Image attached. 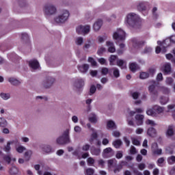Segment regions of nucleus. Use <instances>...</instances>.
Here are the masks:
<instances>
[{
	"label": "nucleus",
	"instance_id": "20e7f679",
	"mask_svg": "<svg viewBox=\"0 0 175 175\" xmlns=\"http://www.w3.org/2000/svg\"><path fill=\"white\" fill-rule=\"evenodd\" d=\"M55 83V78L53 77H46L40 83L42 88L44 90H50Z\"/></svg>",
	"mask_w": 175,
	"mask_h": 175
},
{
	"label": "nucleus",
	"instance_id": "a19ab883",
	"mask_svg": "<svg viewBox=\"0 0 175 175\" xmlns=\"http://www.w3.org/2000/svg\"><path fill=\"white\" fill-rule=\"evenodd\" d=\"M95 92H96V86H95L94 85H92L90 88L89 95L91 96L94 95Z\"/></svg>",
	"mask_w": 175,
	"mask_h": 175
},
{
	"label": "nucleus",
	"instance_id": "4468645a",
	"mask_svg": "<svg viewBox=\"0 0 175 175\" xmlns=\"http://www.w3.org/2000/svg\"><path fill=\"white\" fill-rule=\"evenodd\" d=\"M8 81L10 83V84H11V85H14V87H18L21 85L22 83L21 80H18L14 77H9L8 79Z\"/></svg>",
	"mask_w": 175,
	"mask_h": 175
},
{
	"label": "nucleus",
	"instance_id": "4be33fe9",
	"mask_svg": "<svg viewBox=\"0 0 175 175\" xmlns=\"http://www.w3.org/2000/svg\"><path fill=\"white\" fill-rule=\"evenodd\" d=\"M106 44L108 47L109 53H116V46H114V43L110 41H107Z\"/></svg>",
	"mask_w": 175,
	"mask_h": 175
},
{
	"label": "nucleus",
	"instance_id": "a878e982",
	"mask_svg": "<svg viewBox=\"0 0 175 175\" xmlns=\"http://www.w3.org/2000/svg\"><path fill=\"white\" fill-rule=\"evenodd\" d=\"M116 65L120 68V69H126V62L122 59H118Z\"/></svg>",
	"mask_w": 175,
	"mask_h": 175
},
{
	"label": "nucleus",
	"instance_id": "4c0bfd02",
	"mask_svg": "<svg viewBox=\"0 0 175 175\" xmlns=\"http://www.w3.org/2000/svg\"><path fill=\"white\" fill-rule=\"evenodd\" d=\"M16 150L18 152V154H23L24 151L27 150V148H25V146L20 145L19 146L16 148Z\"/></svg>",
	"mask_w": 175,
	"mask_h": 175
},
{
	"label": "nucleus",
	"instance_id": "09e8293b",
	"mask_svg": "<svg viewBox=\"0 0 175 175\" xmlns=\"http://www.w3.org/2000/svg\"><path fill=\"white\" fill-rule=\"evenodd\" d=\"M21 36H22L21 39L22 40H23V42H28L29 39V36H28V33H22Z\"/></svg>",
	"mask_w": 175,
	"mask_h": 175
},
{
	"label": "nucleus",
	"instance_id": "f3484780",
	"mask_svg": "<svg viewBox=\"0 0 175 175\" xmlns=\"http://www.w3.org/2000/svg\"><path fill=\"white\" fill-rule=\"evenodd\" d=\"M175 133V126L174 124H170L167 126V131H166V135L169 137H172V136H174Z\"/></svg>",
	"mask_w": 175,
	"mask_h": 175
},
{
	"label": "nucleus",
	"instance_id": "e2e57ef3",
	"mask_svg": "<svg viewBox=\"0 0 175 175\" xmlns=\"http://www.w3.org/2000/svg\"><path fill=\"white\" fill-rule=\"evenodd\" d=\"M146 114L148 116H155V111L152 109H149L146 111Z\"/></svg>",
	"mask_w": 175,
	"mask_h": 175
},
{
	"label": "nucleus",
	"instance_id": "9d476101",
	"mask_svg": "<svg viewBox=\"0 0 175 175\" xmlns=\"http://www.w3.org/2000/svg\"><path fill=\"white\" fill-rule=\"evenodd\" d=\"M84 87V80L83 79H77L74 81V88L77 92H81Z\"/></svg>",
	"mask_w": 175,
	"mask_h": 175
},
{
	"label": "nucleus",
	"instance_id": "473e14b6",
	"mask_svg": "<svg viewBox=\"0 0 175 175\" xmlns=\"http://www.w3.org/2000/svg\"><path fill=\"white\" fill-rule=\"evenodd\" d=\"M0 97L3 100H8V99H10V97H11L10 93H3V92H1L0 94Z\"/></svg>",
	"mask_w": 175,
	"mask_h": 175
},
{
	"label": "nucleus",
	"instance_id": "de8ad7c7",
	"mask_svg": "<svg viewBox=\"0 0 175 175\" xmlns=\"http://www.w3.org/2000/svg\"><path fill=\"white\" fill-rule=\"evenodd\" d=\"M169 165H174L175 163V156H171L167 159Z\"/></svg>",
	"mask_w": 175,
	"mask_h": 175
},
{
	"label": "nucleus",
	"instance_id": "ddd939ff",
	"mask_svg": "<svg viewBox=\"0 0 175 175\" xmlns=\"http://www.w3.org/2000/svg\"><path fill=\"white\" fill-rule=\"evenodd\" d=\"M133 46L135 49H140V47H143L144 44H146V41L144 40H139L136 38H133L132 40Z\"/></svg>",
	"mask_w": 175,
	"mask_h": 175
},
{
	"label": "nucleus",
	"instance_id": "0e129e2a",
	"mask_svg": "<svg viewBox=\"0 0 175 175\" xmlns=\"http://www.w3.org/2000/svg\"><path fill=\"white\" fill-rule=\"evenodd\" d=\"M94 172L95 171L94 170V169L88 168L86 170V175H93Z\"/></svg>",
	"mask_w": 175,
	"mask_h": 175
},
{
	"label": "nucleus",
	"instance_id": "1a4fd4ad",
	"mask_svg": "<svg viewBox=\"0 0 175 175\" xmlns=\"http://www.w3.org/2000/svg\"><path fill=\"white\" fill-rule=\"evenodd\" d=\"M148 8H150V3L148 1H139L137 3V10L138 12H146Z\"/></svg>",
	"mask_w": 175,
	"mask_h": 175
},
{
	"label": "nucleus",
	"instance_id": "5fc2aeb1",
	"mask_svg": "<svg viewBox=\"0 0 175 175\" xmlns=\"http://www.w3.org/2000/svg\"><path fill=\"white\" fill-rule=\"evenodd\" d=\"M131 142L134 146H140V141L136 138L131 137Z\"/></svg>",
	"mask_w": 175,
	"mask_h": 175
},
{
	"label": "nucleus",
	"instance_id": "39448f33",
	"mask_svg": "<svg viewBox=\"0 0 175 175\" xmlns=\"http://www.w3.org/2000/svg\"><path fill=\"white\" fill-rule=\"evenodd\" d=\"M148 91L154 100L155 99L158 98L159 93L158 92V89H157V81L154 80L150 81V85L148 87Z\"/></svg>",
	"mask_w": 175,
	"mask_h": 175
},
{
	"label": "nucleus",
	"instance_id": "dca6fc26",
	"mask_svg": "<svg viewBox=\"0 0 175 175\" xmlns=\"http://www.w3.org/2000/svg\"><path fill=\"white\" fill-rule=\"evenodd\" d=\"M29 65L30 68H31L32 70H38L40 69V65H39V62L36 59L30 60L29 62Z\"/></svg>",
	"mask_w": 175,
	"mask_h": 175
},
{
	"label": "nucleus",
	"instance_id": "393cba45",
	"mask_svg": "<svg viewBox=\"0 0 175 175\" xmlns=\"http://www.w3.org/2000/svg\"><path fill=\"white\" fill-rule=\"evenodd\" d=\"M129 66L130 70H131L133 73H135L136 70L140 69V67H139V65H137L136 62L130 63Z\"/></svg>",
	"mask_w": 175,
	"mask_h": 175
},
{
	"label": "nucleus",
	"instance_id": "c756f323",
	"mask_svg": "<svg viewBox=\"0 0 175 175\" xmlns=\"http://www.w3.org/2000/svg\"><path fill=\"white\" fill-rule=\"evenodd\" d=\"M152 109H153V110L157 111V113H158V114H161V113H163V111H165V108L163 107H161L159 105H154L152 107Z\"/></svg>",
	"mask_w": 175,
	"mask_h": 175
},
{
	"label": "nucleus",
	"instance_id": "2f4dec72",
	"mask_svg": "<svg viewBox=\"0 0 175 175\" xmlns=\"http://www.w3.org/2000/svg\"><path fill=\"white\" fill-rule=\"evenodd\" d=\"M107 128L111 129H116L117 128V125H116V122L113 120H109L107 123Z\"/></svg>",
	"mask_w": 175,
	"mask_h": 175
},
{
	"label": "nucleus",
	"instance_id": "6ab92c4d",
	"mask_svg": "<svg viewBox=\"0 0 175 175\" xmlns=\"http://www.w3.org/2000/svg\"><path fill=\"white\" fill-rule=\"evenodd\" d=\"M135 121H136V124L138 126H140V125H142L143 122L144 121V115L137 114L135 116Z\"/></svg>",
	"mask_w": 175,
	"mask_h": 175
},
{
	"label": "nucleus",
	"instance_id": "37998d69",
	"mask_svg": "<svg viewBox=\"0 0 175 175\" xmlns=\"http://www.w3.org/2000/svg\"><path fill=\"white\" fill-rule=\"evenodd\" d=\"M116 59H117V55H111L109 58V64L111 66L114 65V62H116Z\"/></svg>",
	"mask_w": 175,
	"mask_h": 175
},
{
	"label": "nucleus",
	"instance_id": "ea45409f",
	"mask_svg": "<svg viewBox=\"0 0 175 175\" xmlns=\"http://www.w3.org/2000/svg\"><path fill=\"white\" fill-rule=\"evenodd\" d=\"M131 96H132L133 99H135V100L139 99L140 96V92H131Z\"/></svg>",
	"mask_w": 175,
	"mask_h": 175
},
{
	"label": "nucleus",
	"instance_id": "5701e85b",
	"mask_svg": "<svg viewBox=\"0 0 175 175\" xmlns=\"http://www.w3.org/2000/svg\"><path fill=\"white\" fill-rule=\"evenodd\" d=\"M88 120L90 122H92V124H96V122H98V117L94 113L89 115Z\"/></svg>",
	"mask_w": 175,
	"mask_h": 175
},
{
	"label": "nucleus",
	"instance_id": "7ed1b4c3",
	"mask_svg": "<svg viewBox=\"0 0 175 175\" xmlns=\"http://www.w3.org/2000/svg\"><path fill=\"white\" fill-rule=\"evenodd\" d=\"M70 13L68 10H64L61 14L54 18V22L56 24H65L69 20Z\"/></svg>",
	"mask_w": 175,
	"mask_h": 175
},
{
	"label": "nucleus",
	"instance_id": "3c124183",
	"mask_svg": "<svg viewBox=\"0 0 175 175\" xmlns=\"http://www.w3.org/2000/svg\"><path fill=\"white\" fill-rule=\"evenodd\" d=\"M160 90L163 94H169L170 92V90L165 86L160 87Z\"/></svg>",
	"mask_w": 175,
	"mask_h": 175
},
{
	"label": "nucleus",
	"instance_id": "c9c22d12",
	"mask_svg": "<svg viewBox=\"0 0 175 175\" xmlns=\"http://www.w3.org/2000/svg\"><path fill=\"white\" fill-rule=\"evenodd\" d=\"M84 43V38L83 37H77L75 40L77 46H81Z\"/></svg>",
	"mask_w": 175,
	"mask_h": 175
},
{
	"label": "nucleus",
	"instance_id": "4d7b16f0",
	"mask_svg": "<svg viewBox=\"0 0 175 175\" xmlns=\"http://www.w3.org/2000/svg\"><path fill=\"white\" fill-rule=\"evenodd\" d=\"M130 154H131V155H135V154H137V151L136 150V148L135 146H131Z\"/></svg>",
	"mask_w": 175,
	"mask_h": 175
},
{
	"label": "nucleus",
	"instance_id": "338daca9",
	"mask_svg": "<svg viewBox=\"0 0 175 175\" xmlns=\"http://www.w3.org/2000/svg\"><path fill=\"white\" fill-rule=\"evenodd\" d=\"M98 62H99L101 65H106V59L101 57L100 59H98Z\"/></svg>",
	"mask_w": 175,
	"mask_h": 175
},
{
	"label": "nucleus",
	"instance_id": "774afa93",
	"mask_svg": "<svg viewBox=\"0 0 175 175\" xmlns=\"http://www.w3.org/2000/svg\"><path fill=\"white\" fill-rule=\"evenodd\" d=\"M112 135L114 137H120V136H121V133L118 131H113Z\"/></svg>",
	"mask_w": 175,
	"mask_h": 175
},
{
	"label": "nucleus",
	"instance_id": "c03bdc74",
	"mask_svg": "<svg viewBox=\"0 0 175 175\" xmlns=\"http://www.w3.org/2000/svg\"><path fill=\"white\" fill-rule=\"evenodd\" d=\"M150 77V74L148 72H141L139 75V78L142 80H144L145 79H148Z\"/></svg>",
	"mask_w": 175,
	"mask_h": 175
},
{
	"label": "nucleus",
	"instance_id": "a18cd8bd",
	"mask_svg": "<svg viewBox=\"0 0 175 175\" xmlns=\"http://www.w3.org/2000/svg\"><path fill=\"white\" fill-rule=\"evenodd\" d=\"M167 102H169V97L161 96L160 98V103L161 105H166V103H167Z\"/></svg>",
	"mask_w": 175,
	"mask_h": 175
},
{
	"label": "nucleus",
	"instance_id": "49530a36",
	"mask_svg": "<svg viewBox=\"0 0 175 175\" xmlns=\"http://www.w3.org/2000/svg\"><path fill=\"white\" fill-rule=\"evenodd\" d=\"M18 5L21 8H25V6L27 5V0H18Z\"/></svg>",
	"mask_w": 175,
	"mask_h": 175
},
{
	"label": "nucleus",
	"instance_id": "2eb2a0df",
	"mask_svg": "<svg viewBox=\"0 0 175 175\" xmlns=\"http://www.w3.org/2000/svg\"><path fill=\"white\" fill-rule=\"evenodd\" d=\"M109 76L118 79L120 77V70L116 67L109 69Z\"/></svg>",
	"mask_w": 175,
	"mask_h": 175
},
{
	"label": "nucleus",
	"instance_id": "aec40b11",
	"mask_svg": "<svg viewBox=\"0 0 175 175\" xmlns=\"http://www.w3.org/2000/svg\"><path fill=\"white\" fill-rule=\"evenodd\" d=\"M91 131H92V133L89 142L90 144H94V140H98V133L94 129H91Z\"/></svg>",
	"mask_w": 175,
	"mask_h": 175
},
{
	"label": "nucleus",
	"instance_id": "79ce46f5",
	"mask_svg": "<svg viewBox=\"0 0 175 175\" xmlns=\"http://www.w3.org/2000/svg\"><path fill=\"white\" fill-rule=\"evenodd\" d=\"M108 73L109 75H110V69L106 67H103L101 68V75H103V76H106Z\"/></svg>",
	"mask_w": 175,
	"mask_h": 175
},
{
	"label": "nucleus",
	"instance_id": "603ef678",
	"mask_svg": "<svg viewBox=\"0 0 175 175\" xmlns=\"http://www.w3.org/2000/svg\"><path fill=\"white\" fill-rule=\"evenodd\" d=\"M88 61L91 64L92 66H96V61H95V59H94L92 57H89Z\"/></svg>",
	"mask_w": 175,
	"mask_h": 175
},
{
	"label": "nucleus",
	"instance_id": "69168bd1",
	"mask_svg": "<svg viewBox=\"0 0 175 175\" xmlns=\"http://www.w3.org/2000/svg\"><path fill=\"white\" fill-rule=\"evenodd\" d=\"M87 162L88 165H94V163H95V159H94L92 157H89L87 159Z\"/></svg>",
	"mask_w": 175,
	"mask_h": 175
},
{
	"label": "nucleus",
	"instance_id": "052dcab7",
	"mask_svg": "<svg viewBox=\"0 0 175 175\" xmlns=\"http://www.w3.org/2000/svg\"><path fill=\"white\" fill-rule=\"evenodd\" d=\"M173 81H174V80H173V78H172V77H168L165 80V83L168 85H172L173 84Z\"/></svg>",
	"mask_w": 175,
	"mask_h": 175
},
{
	"label": "nucleus",
	"instance_id": "9b49d317",
	"mask_svg": "<svg viewBox=\"0 0 175 175\" xmlns=\"http://www.w3.org/2000/svg\"><path fill=\"white\" fill-rule=\"evenodd\" d=\"M41 150L44 154H53V152H55V149L49 144L41 146Z\"/></svg>",
	"mask_w": 175,
	"mask_h": 175
},
{
	"label": "nucleus",
	"instance_id": "864d4df0",
	"mask_svg": "<svg viewBox=\"0 0 175 175\" xmlns=\"http://www.w3.org/2000/svg\"><path fill=\"white\" fill-rule=\"evenodd\" d=\"M151 51H152V48L150 47V46H146L144 49V54H150V53H151Z\"/></svg>",
	"mask_w": 175,
	"mask_h": 175
},
{
	"label": "nucleus",
	"instance_id": "f704fd0d",
	"mask_svg": "<svg viewBox=\"0 0 175 175\" xmlns=\"http://www.w3.org/2000/svg\"><path fill=\"white\" fill-rule=\"evenodd\" d=\"M3 159L5 162L10 165V163L12 162V154H5Z\"/></svg>",
	"mask_w": 175,
	"mask_h": 175
},
{
	"label": "nucleus",
	"instance_id": "72a5a7b5",
	"mask_svg": "<svg viewBox=\"0 0 175 175\" xmlns=\"http://www.w3.org/2000/svg\"><path fill=\"white\" fill-rule=\"evenodd\" d=\"M0 126L1 128H6L8 126V120L4 118H0Z\"/></svg>",
	"mask_w": 175,
	"mask_h": 175
},
{
	"label": "nucleus",
	"instance_id": "680f3d73",
	"mask_svg": "<svg viewBox=\"0 0 175 175\" xmlns=\"http://www.w3.org/2000/svg\"><path fill=\"white\" fill-rule=\"evenodd\" d=\"M90 76L92 77H96V76L98 75V70H91L90 72Z\"/></svg>",
	"mask_w": 175,
	"mask_h": 175
},
{
	"label": "nucleus",
	"instance_id": "bb28decb",
	"mask_svg": "<svg viewBox=\"0 0 175 175\" xmlns=\"http://www.w3.org/2000/svg\"><path fill=\"white\" fill-rule=\"evenodd\" d=\"M170 44V40H165L161 44V47L163 48V53H166V49L169 47Z\"/></svg>",
	"mask_w": 175,
	"mask_h": 175
},
{
	"label": "nucleus",
	"instance_id": "6e6d98bb",
	"mask_svg": "<svg viewBox=\"0 0 175 175\" xmlns=\"http://www.w3.org/2000/svg\"><path fill=\"white\" fill-rule=\"evenodd\" d=\"M117 163V160L116 159H112L108 161V166L109 167H111L114 163Z\"/></svg>",
	"mask_w": 175,
	"mask_h": 175
},
{
	"label": "nucleus",
	"instance_id": "e433bc0d",
	"mask_svg": "<svg viewBox=\"0 0 175 175\" xmlns=\"http://www.w3.org/2000/svg\"><path fill=\"white\" fill-rule=\"evenodd\" d=\"M163 70L165 73H170L172 70V66H170V63L165 64Z\"/></svg>",
	"mask_w": 175,
	"mask_h": 175
},
{
	"label": "nucleus",
	"instance_id": "f8f14e48",
	"mask_svg": "<svg viewBox=\"0 0 175 175\" xmlns=\"http://www.w3.org/2000/svg\"><path fill=\"white\" fill-rule=\"evenodd\" d=\"M102 155L103 158H111L114 155V150L111 148H107L103 150Z\"/></svg>",
	"mask_w": 175,
	"mask_h": 175
},
{
	"label": "nucleus",
	"instance_id": "b1692460",
	"mask_svg": "<svg viewBox=\"0 0 175 175\" xmlns=\"http://www.w3.org/2000/svg\"><path fill=\"white\" fill-rule=\"evenodd\" d=\"M90 151L92 155H96V157H98V155H100V148H95V146H92L90 149Z\"/></svg>",
	"mask_w": 175,
	"mask_h": 175
},
{
	"label": "nucleus",
	"instance_id": "8fccbe9b",
	"mask_svg": "<svg viewBox=\"0 0 175 175\" xmlns=\"http://www.w3.org/2000/svg\"><path fill=\"white\" fill-rule=\"evenodd\" d=\"M148 75L152 77H153L154 75H155V72H157V70L154 68H150L148 70Z\"/></svg>",
	"mask_w": 175,
	"mask_h": 175
},
{
	"label": "nucleus",
	"instance_id": "412c9836",
	"mask_svg": "<svg viewBox=\"0 0 175 175\" xmlns=\"http://www.w3.org/2000/svg\"><path fill=\"white\" fill-rule=\"evenodd\" d=\"M103 25V21L100 19L97 20L93 25V29L94 31H99Z\"/></svg>",
	"mask_w": 175,
	"mask_h": 175
},
{
	"label": "nucleus",
	"instance_id": "0eeeda50",
	"mask_svg": "<svg viewBox=\"0 0 175 175\" xmlns=\"http://www.w3.org/2000/svg\"><path fill=\"white\" fill-rule=\"evenodd\" d=\"M113 38L115 39V40H124L125 39V31L124 29L121 28L117 29L116 31L113 32Z\"/></svg>",
	"mask_w": 175,
	"mask_h": 175
},
{
	"label": "nucleus",
	"instance_id": "cd10ccee",
	"mask_svg": "<svg viewBox=\"0 0 175 175\" xmlns=\"http://www.w3.org/2000/svg\"><path fill=\"white\" fill-rule=\"evenodd\" d=\"M147 135L150 137H155V136H157V130L153 127H150L147 131Z\"/></svg>",
	"mask_w": 175,
	"mask_h": 175
},
{
	"label": "nucleus",
	"instance_id": "6e6552de",
	"mask_svg": "<svg viewBox=\"0 0 175 175\" xmlns=\"http://www.w3.org/2000/svg\"><path fill=\"white\" fill-rule=\"evenodd\" d=\"M90 30L91 27L90 25H79L76 28V31L78 35H87L88 33H90Z\"/></svg>",
	"mask_w": 175,
	"mask_h": 175
},
{
	"label": "nucleus",
	"instance_id": "f03ea898",
	"mask_svg": "<svg viewBox=\"0 0 175 175\" xmlns=\"http://www.w3.org/2000/svg\"><path fill=\"white\" fill-rule=\"evenodd\" d=\"M70 129H66L63 131L62 135L56 139V144L58 146H65L71 143L70 140Z\"/></svg>",
	"mask_w": 175,
	"mask_h": 175
},
{
	"label": "nucleus",
	"instance_id": "13d9d810",
	"mask_svg": "<svg viewBox=\"0 0 175 175\" xmlns=\"http://www.w3.org/2000/svg\"><path fill=\"white\" fill-rule=\"evenodd\" d=\"M106 52V48L105 47H100L98 51H97V54H98V55H102V54H103V53Z\"/></svg>",
	"mask_w": 175,
	"mask_h": 175
},
{
	"label": "nucleus",
	"instance_id": "58836bf2",
	"mask_svg": "<svg viewBox=\"0 0 175 175\" xmlns=\"http://www.w3.org/2000/svg\"><path fill=\"white\" fill-rule=\"evenodd\" d=\"M10 174L11 175H16V174H18V169L16 167H12L10 169V172H9Z\"/></svg>",
	"mask_w": 175,
	"mask_h": 175
},
{
	"label": "nucleus",
	"instance_id": "423d86ee",
	"mask_svg": "<svg viewBox=\"0 0 175 175\" xmlns=\"http://www.w3.org/2000/svg\"><path fill=\"white\" fill-rule=\"evenodd\" d=\"M44 13L46 17L54 16L57 13V8L53 4H46L44 7Z\"/></svg>",
	"mask_w": 175,
	"mask_h": 175
},
{
	"label": "nucleus",
	"instance_id": "bf43d9fd",
	"mask_svg": "<svg viewBox=\"0 0 175 175\" xmlns=\"http://www.w3.org/2000/svg\"><path fill=\"white\" fill-rule=\"evenodd\" d=\"M146 124L147 125H151V126H155V125H157L156 122L151 120H147Z\"/></svg>",
	"mask_w": 175,
	"mask_h": 175
},
{
	"label": "nucleus",
	"instance_id": "7c9ffc66",
	"mask_svg": "<svg viewBox=\"0 0 175 175\" xmlns=\"http://www.w3.org/2000/svg\"><path fill=\"white\" fill-rule=\"evenodd\" d=\"M112 145L115 148H120L122 146V141L121 139H116L113 142Z\"/></svg>",
	"mask_w": 175,
	"mask_h": 175
},
{
	"label": "nucleus",
	"instance_id": "f257e3e1",
	"mask_svg": "<svg viewBox=\"0 0 175 175\" xmlns=\"http://www.w3.org/2000/svg\"><path fill=\"white\" fill-rule=\"evenodd\" d=\"M126 25L131 29L142 28V18L135 12L129 13L126 16Z\"/></svg>",
	"mask_w": 175,
	"mask_h": 175
},
{
	"label": "nucleus",
	"instance_id": "c85d7f7f",
	"mask_svg": "<svg viewBox=\"0 0 175 175\" xmlns=\"http://www.w3.org/2000/svg\"><path fill=\"white\" fill-rule=\"evenodd\" d=\"M32 154H33V152L31 150H27L25 152L24 157H25V161H26V162H28V161L31 159V157H32Z\"/></svg>",
	"mask_w": 175,
	"mask_h": 175
},
{
	"label": "nucleus",
	"instance_id": "a211bd4d",
	"mask_svg": "<svg viewBox=\"0 0 175 175\" xmlns=\"http://www.w3.org/2000/svg\"><path fill=\"white\" fill-rule=\"evenodd\" d=\"M77 68L81 73H87V72H88V69H90V65L88 64L78 65Z\"/></svg>",
	"mask_w": 175,
	"mask_h": 175
}]
</instances>
